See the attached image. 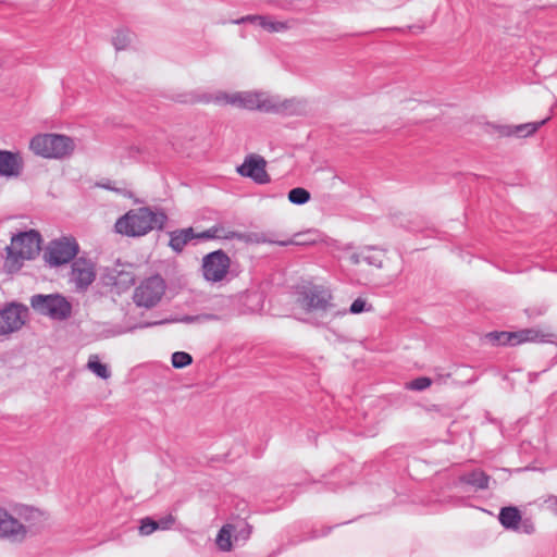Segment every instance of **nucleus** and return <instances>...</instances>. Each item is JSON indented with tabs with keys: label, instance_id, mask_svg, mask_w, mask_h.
<instances>
[{
	"label": "nucleus",
	"instance_id": "obj_11",
	"mask_svg": "<svg viewBox=\"0 0 557 557\" xmlns=\"http://www.w3.org/2000/svg\"><path fill=\"white\" fill-rule=\"evenodd\" d=\"M267 161L263 157L250 153L246 156L244 162L236 168V172L243 176L248 177L256 184H268L271 182V177L268 174Z\"/></svg>",
	"mask_w": 557,
	"mask_h": 557
},
{
	"label": "nucleus",
	"instance_id": "obj_33",
	"mask_svg": "<svg viewBox=\"0 0 557 557\" xmlns=\"http://www.w3.org/2000/svg\"><path fill=\"white\" fill-rule=\"evenodd\" d=\"M172 366L175 369H183L193 363V357L185 351H175L172 354Z\"/></svg>",
	"mask_w": 557,
	"mask_h": 557
},
{
	"label": "nucleus",
	"instance_id": "obj_2",
	"mask_svg": "<svg viewBox=\"0 0 557 557\" xmlns=\"http://www.w3.org/2000/svg\"><path fill=\"white\" fill-rule=\"evenodd\" d=\"M41 236L36 230L20 232L12 236L11 245L7 247L4 269L15 273L23 267L24 260H33L40 252Z\"/></svg>",
	"mask_w": 557,
	"mask_h": 557
},
{
	"label": "nucleus",
	"instance_id": "obj_8",
	"mask_svg": "<svg viewBox=\"0 0 557 557\" xmlns=\"http://www.w3.org/2000/svg\"><path fill=\"white\" fill-rule=\"evenodd\" d=\"M331 300V292L321 285H312L306 287L299 293L298 296L299 305L307 311L326 312L327 310L334 308Z\"/></svg>",
	"mask_w": 557,
	"mask_h": 557
},
{
	"label": "nucleus",
	"instance_id": "obj_30",
	"mask_svg": "<svg viewBox=\"0 0 557 557\" xmlns=\"http://www.w3.org/2000/svg\"><path fill=\"white\" fill-rule=\"evenodd\" d=\"M87 368L100 379L107 380L111 376L108 366L100 362L97 356L89 357Z\"/></svg>",
	"mask_w": 557,
	"mask_h": 557
},
{
	"label": "nucleus",
	"instance_id": "obj_41",
	"mask_svg": "<svg viewBox=\"0 0 557 557\" xmlns=\"http://www.w3.org/2000/svg\"><path fill=\"white\" fill-rule=\"evenodd\" d=\"M246 20H250V21L255 20V21H258V22H259V25H260L261 27H263L264 29H268L267 24H269V23H270V21H269L267 17H264V16H260V15H256V16H247V17L242 18V20H240V22H244V21H246ZM237 23H239V21H237Z\"/></svg>",
	"mask_w": 557,
	"mask_h": 557
},
{
	"label": "nucleus",
	"instance_id": "obj_31",
	"mask_svg": "<svg viewBox=\"0 0 557 557\" xmlns=\"http://www.w3.org/2000/svg\"><path fill=\"white\" fill-rule=\"evenodd\" d=\"M548 120H549V117H546L539 122L516 125L515 126V136L519 137V138L530 136V135L534 134L541 126L546 124V122Z\"/></svg>",
	"mask_w": 557,
	"mask_h": 557
},
{
	"label": "nucleus",
	"instance_id": "obj_46",
	"mask_svg": "<svg viewBox=\"0 0 557 557\" xmlns=\"http://www.w3.org/2000/svg\"><path fill=\"white\" fill-rule=\"evenodd\" d=\"M129 153H131V156H135V154L140 153V150L138 147H132Z\"/></svg>",
	"mask_w": 557,
	"mask_h": 557
},
{
	"label": "nucleus",
	"instance_id": "obj_6",
	"mask_svg": "<svg viewBox=\"0 0 557 557\" xmlns=\"http://www.w3.org/2000/svg\"><path fill=\"white\" fill-rule=\"evenodd\" d=\"M215 304L223 312H232V317L260 309L262 295L256 290H246L239 295L220 297Z\"/></svg>",
	"mask_w": 557,
	"mask_h": 557
},
{
	"label": "nucleus",
	"instance_id": "obj_39",
	"mask_svg": "<svg viewBox=\"0 0 557 557\" xmlns=\"http://www.w3.org/2000/svg\"><path fill=\"white\" fill-rule=\"evenodd\" d=\"M494 129L500 137H510L515 136V126L510 125H495Z\"/></svg>",
	"mask_w": 557,
	"mask_h": 557
},
{
	"label": "nucleus",
	"instance_id": "obj_10",
	"mask_svg": "<svg viewBox=\"0 0 557 557\" xmlns=\"http://www.w3.org/2000/svg\"><path fill=\"white\" fill-rule=\"evenodd\" d=\"M28 313L27 307L11 302L0 309V336L18 331L24 324Z\"/></svg>",
	"mask_w": 557,
	"mask_h": 557
},
{
	"label": "nucleus",
	"instance_id": "obj_44",
	"mask_svg": "<svg viewBox=\"0 0 557 557\" xmlns=\"http://www.w3.org/2000/svg\"><path fill=\"white\" fill-rule=\"evenodd\" d=\"M331 529H332L331 527L326 528L325 531H323L322 533H318L315 530H313L310 539H317L319 536H324L331 531Z\"/></svg>",
	"mask_w": 557,
	"mask_h": 557
},
{
	"label": "nucleus",
	"instance_id": "obj_36",
	"mask_svg": "<svg viewBox=\"0 0 557 557\" xmlns=\"http://www.w3.org/2000/svg\"><path fill=\"white\" fill-rule=\"evenodd\" d=\"M372 250H373V247L363 248L362 260L370 265H373L376 268H382L383 260H382L381 256L371 253Z\"/></svg>",
	"mask_w": 557,
	"mask_h": 557
},
{
	"label": "nucleus",
	"instance_id": "obj_34",
	"mask_svg": "<svg viewBox=\"0 0 557 557\" xmlns=\"http://www.w3.org/2000/svg\"><path fill=\"white\" fill-rule=\"evenodd\" d=\"M113 46L116 50H122L131 42V33L128 30H117L112 38Z\"/></svg>",
	"mask_w": 557,
	"mask_h": 557
},
{
	"label": "nucleus",
	"instance_id": "obj_42",
	"mask_svg": "<svg viewBox=\"0 0 557 557\" xmlns=\"http://www.w3.org/2000/svg\"><path fill=\"white\" fill-rule=\"evenodd\" d=\"M269 32H281L283 29H286V24L283 22H273L270 21L269 24H267Z\"/></svg>",
	"mask_w": 557,
	"mask_h": 557
},
{
	"label": "nucleus",
	"instance_id": "obj_27",
	"mask_svg": "<svg viewBox=\"0 0 557 557\" xmlns=\"http://www.w3.org/2000/svg\"><path fill=\"white\" fill-rule=\"evenodd\" d=\"M231 524L234 528V529H232L233 535H234V542L244 544L250 537L252 527L244 520H239V521H237L235 523H231Z\"/></svg>",
	"mask_w": 557,
	"mask_h": 557
},
{
	"label": "nucleus",
	"instance_id": "obj_45",
	"mask_svg": "<svg viewBox=\"0 0 557 557\" xmlns=\"http://www.w3.org/2000/svg\"><path fill=\"white\" fill-rule=\"evenodd\" d=\"M161 322H146V323H141V324H138L136 327H150V326H153V325H158L160 324Z\"/></svg>",
	"mask_w": 557,
	"mask_h": 557
},
{
	"label": "nucleus",
	"instance_id": "obj_1",
	"mask_svg": "<svg viewBox=\"0 0 557 557\" xmlns=\"http://www.w3.org/2000/svg\"><path fill=\"white\" fill-rule=\"evenodd\" d=\"M168 221V215L161 211H153L149 207L132 209L115 222V231L121 235L128 237H139L148 234L150 231L163 228Z\"/></svg>",
	"mask_w": 557,
	"mask_h": 557
},
{
	"label": "nucleus",
	"instance_id": "obj_25",
	"mask_svg": "<svg viewBox=\"0 0 557 557\" xmlns=\"http://www.w3.org/2000/svg\"><path fill=\"white\" fill-rule=\"evenodd\" d=\"M490 342L499 346L517 345V332H491L486 335Z\"/></svg>",
	"mask_w": 557,
	"mask_h": 557
},
{
	"label": "nucleus",
	"instance_id": "obj_15",
	"mask_svg": "<svg viewBox=\"0 0 557 557\" xmlns=\"http://www.w3.org/2000/svg\"><path fill=\"white\" fill-rule=\"evenodd\" d=\"M491 480L492 478L483 470L474 469L472 471L462 473L458 478L456 485L465 484L470 485L474 491H483L490 487Z\"/></svg>",
	"mask_w": 557,
	"mask_h": 557
},
{
	"label": "nucleus",
	"instance_id": "obj_16",
	"mask_svg": "<svg viewBox=\"0 0 557 557\" xmlns=\"http://www.w3.org/2000/svg\"><path fill=\"white\" fill-rule=\"evenodd\" d=\"M247 235L240 232L226 231L222 225H213L208 230L196 233L195 239L208 240V239H238L246 240Z\"/></svg>",
	"mask_w": 557,
	"mask_h": 557
},
{
	"label": "nucleus",
	"instance_id": "obj_19",
	"mask_svg": "<svg viewBox=\"0 0 557 557\" xmlns=\"http://www.w3.org/2000/svg\"><path fill=\"white\" fill-rule=\"evenodd\" d=\"M226 101L232 104H237L248 110H258L260 101V92H236L234 95H224Z\"/></svg>",
	"mask_w": 557,
	"mask_h": 557
},
{
	"label": "nucleus",
	"instance_id": "obj_7",
	"mask_svg": "<svg viewBox=\"0 0 557 557\" xmlns=\"http://www.w3.org/2000/svg\"><path fill=\"white\" fill-rule=\"evenodd\" d=\"M165 293V282L161 275L156 274L144 280L136 288L133 300L138 307L147 309L157 306Z\"/></svg>",
	"mask_w": 557,
	"mask_h": 557
},
{
	"label": "nucleus",
	"instance_id": "obj_43",
	"mask_svg": "<svg viewBox=\"0 0 557 557\" xmlns=\"http://www.w3.org/2000/svg\"><path fill=\"white\" fill-rule=\"evenodd\" d=\"M362 256H363V249L359 252H354L349 256V260L352 264L357 265V264H360L363 260H362Z\"/></svg>",
	"mask_w": 557,
	"mask_h": 557
},
{
	"label": "nucleus",
	"instance_id": "obj_29",
	"mask_svg": "<svg viewBox=\"0 0 557 557\" xmlns=\"http://www.w3.org/2000/svg\"><path fill=\"white\" fill-rule=\"evenodd\" d=\"M278 96H269L264 92H260V101L258 110L265 113L276 114L278 107Z\"/></svg>",
	"mask_w": 557,
	"mask_h": 557
},
{
	"label": "nucleus",
	"instance_id": "obj_12",
	"mask_svg": "<svg viewBox=\"0 0 557 557\" xmlns=\"http://www.w3.org/2000/svg\"><path fill=\"white\" fill-rule=\"evenodd\" d=\"M96 280L95 263L86 258H77L72 262L70 282L77 292H85Z\"/></svg>",
	"mask_w": 557,
	"mask_h": 557
},
{
	"label": "nucleus",
	"instance_id": "obj_24",
	"mask_svg": "<svg viewBox=\"0 0 557 557\" xmlns=\"http://www.w3.org/2000/svg\"><path fill=\"white\" fill-rule=\"evenodd\" d=\"M550 334H543L540 331L533 329L521 330L517 332V341L516 343L521 344L524 342H550L548 337Z\"/></svg>",
	"mask_w": 557,
	"mask_h": 557
},
{
	"label": "nucleus",
	"instance_id": "obj_9",
	"mask_svg": "<svg viewBox=\"0 0 557 557\" xmlns=\"http://www.w3.org/2000/svg\"><path fill=\"white\" fill-rule=\"evenodd\" d=\"M231 259L222 249L206 255L202 259V273L208 282H221L227 274Z\"/></svg>",
	"mask_w": 557,
	"mask_h": 557
},
{
	"label": "nucleus",
	"instance_id": "obj_18",
	"mask_svg": "<svg viewBox=\"0 0 557 557\" xmlns=\"http://www.w3.org/2000/svg\"><path fill=\"white\" fill-rule=\"evenodd\" d=\"M170 240L169 246L170 248L176 252L181 253L186 245H188L193 239H195V231L193 227H186L181 230H175L172 232H169Z\"/></svg>",
	"mask_w": 557,
	"mask_h": 557
},
{
	"label": "nucleus",
	"instance_id": "obj_22",
	"mask_svg": "<svg viewBox=\"0 0 557 557\" xmlns=\"http://www.w3.org/2000/svg\"><path fill=\"white\" fill-rule=\"evenodd\" d=\"M218 313H200L195 315H184L181 321L187 324L190 323H205L209 321H220L228 319L232 314V312H223L222 309L219 307Z\"/></svg>",
	"mask_w": 557,
	"mask_h": 557
},
{
	"label": "nucleus",
	"instance_id": "obj_35",
	"mask_svg": "<svg viewBox=\"0 0 557 557\" xmlns=\"http://www.w3.org/2000/svg\"><path fill=\"white\" fill-rule=\"evenodd\" d=\"M432 384V380L428 376H419L406 384V387L411 391H424Z\"/></svg>",
	"mask_w": 557,
	"mask_h": 557
},
{
	"label": "nucleus",
	"instance_id": "obj_3",
	"mask_svg": "<svg viewBox=\"0 0 557 557\" xmlns=\"http://www.w3.org/2000/svg\"><path fill=\"white\" fill-rule=\"evenodd\" d=\"M74 148V140L60 134H40L30 140V149L34 153L48 159L65 158L73 152Z\"/></svg>",
	"mask_w": 557,
	"mask_h": 557
},
{
	"label": "nucleus",
	"instance_id": "obj_40",
	"mask_svg": "<svg viewBox=\"0 0 557 557\" xmlns=\"http://www.w3.org/2000/svg\"><path fill=\"white\" fill-rule=\"evenodd\" d=\"M174 100L177 102H181V103H194V102L200 101V99L196 98L191 94L178 95L174 98Z\"/></svg>",
	"mask_w": 557,
	"mask_h": 557
},
{
	"label": "nucleus",
	"instance_id": "obj_5",
	"mask_svg": "<svg viewBox=\"0 0 557 557\" xmlns=\"http://www.w3.org/2000/svg\"><path fill=\"white\" fill-rule=\"evenodd\" d=\"M79 245L74 237H61L49 243L44 259L50 267H60L75 260Z\"/></svg>",
	"mask_w": 557,
	"mask_h": 557
},
{
	"label": "nucleus",
	"instance_id": "obj_37",
	"mask_svg": "<svg viewBox=\"0 0 557 557\" xmlns=\"http://www.w3.org/2000/svg\"><path fill=\"white\" fill-rule=\"evenodd\" d=\"M372 309V306L369 305L366 299L363 298H357L352 301L349 308V312L352 314H359L364 311H370Z\"/></svg>",
	"mask_w": 557,
	"mask_h": 557
},
{
	"label": "nucleus",
	"instance_id": "obj_21",
	"mask_svg": "<svg viewBox=\"0 0 557 557\" xmlns=\"http://www.w3.org/2000/svg\"><path fill=\"white\" fill-rule=\"evenodd\" d=\"M306 111V102L297 98L278 99L276 114L281 115H300Z\"/></svg>",
	"mask_w": 557,
	"mask_h": 557
},
{
	"label": "nucleus",
	"instance_id": "obj_32",
	"mask_svg": "<svg viewBox=\"0 0 557 557\" xmlns=\"http://www.w3.org/2000/svg\"><path fill=\"white\" fill-rule=\"evenodd\" d=\"M287 197L293 205L301 206L310 200L311 195L306 188L295 187L289 190Z\"/></svg>",
	"mask_w": 557,
	"mask_h": 557
},
{
	"label": "nucleus",
	"instance_id": "obj_47",
	"mask_svg": "<svg viewBox=\"0 0 557 557\" xmlns=\"http://www.w3.org/2000/svg\"><path fill=\"white\" fill-rule=\"evenodd\" d=\"M104 188L113 190L114 188L111 185H103Z\"/></svg>",
	"mask_w": 557,
	"mask_h": 557
},
{
	"label": "nucleus",
	"instance_id": "obj_13",
	"mask_svg": "<svg viewBox=\"0 0 557 557\" xmlns=\"http://www.w3.org/2000/svg\"><path fill=\"white\" fill-rule=\"evenodd\" d=\"M27 534V528L0 507V539L11 542H22Z\"/></svg>",
	"mask_w": 557,
	"mask_h": 557
},
{
	"label": "nucleus",
	"instance_id": "obj_4",
	"mask_svg": "<svg viewBox=\"0 0 557 557\" xmlns=\"http://www.w3.org/2000/svg\"><path fill=\"white\" fill-rule=\"evenodd\" d=\"M32 308L52 320L64 321L72 314L71 302L61 294H37L30 298Z\"/></svg>",
	"mask_w": 557,
	"mask_h": 557
},
{
	"label": "nucleus",
	"instance_id": "obj_26",
	"mask_svg": "<svg viewBox=\"0 0 557 557\" xmlns=\"http://www.w3.org/2000/svg\"><path fill=\"white\" fill-rule=\"evenodd\" d=\"M232 529H234L233 525L226 523L220 529L216 535V545L223 552H228L232 548V539H234Z\"/></svg>",
	"mask_w": 557,
	"mask_h": 557
},
{
	"label": "nucleus",
	"instance_id": "obj_17",
	"mask_svg": "<svg viewBox=\"0 0 557 557\" xmlns=\"http://www.w3.org/2000/svg\"><path fill=\"white\" fill-rule=\"evenodd\" d=\"M175 523V517L173 515H166L156 520L151 517H146L140 520L139 533L141 535H150L157 530H169Z\"/></svg>",
	"mask_w": 557,
	"mask_h": 557
},
{
	"label": "nucleus",
	"instance_id": "obj_28",
	"mask_svg": "<svg viewBox=\"0 0 557 557\" xmlns=\"http://www.w3.org/2000/svg\"><path fill=\"white\" fill-rule=\"evenodd\" d=\"M20 516L29 523V527H36L44 521V513L29 506H23L20 510Z\"/></svg>",
	"mask_w": 557,
	"mask_h": 557
},
{
	"label": "nucleus",
	"instance_id": "obj_20",
	"mask_svg": "<svg viewBox=\"0 0 557 557\" xmlns=\"http://www.w3.org/2000/svg\"><path fill=\"white\" fill-rule=\"evenodd\" d=\"M498 520L506 530H518L521 512L515 506L503 507L499 511Z\"/></svg>",
	"mask_w": 557,
	"mask_h": 557
},
{
	"label": "nucleus",
	"instance_id": "obj_38",
	"mask_svg": "<svg viewBox=\"0 0 557 557\" xmlns=\"http://www.w3.org/2000/svg\"><path fill=\"white\" fill-rule=\"evenodd\" d=\"M519 532H522L524 534H533L535 532V525L531 518H521V521L519 522Z\"/></svg>",
	"mask_w": 557,
	"mask_h": 557
},
{
	"label": "nucleus",
	"instance_id": "obj_14",
	"mask_svg": "<svg viewBox=\"0 0 557 557\" xmlns=\"http://www.w3.org/2000/svg\"><path fill=\"white\" fill-rule=\"evenodd\" d=\"M24 168L23 159L18 152L0 149V176L17 177Z\"/></svg>",
	"mask_w": 557,
	"mask_h": 557
},
{
	"label": "nucleus",
	"instance_id": "obj_23",
	"mask_svg": "<svg viewBox=\"0 0 557 557\" xmlns=\"http://www.w3.org/2000/svg\"><path fill=\"white\" fill-rule=\"evenodd\" d=\"M109 280L116 287L127 288L135 283V275L132 271H117L114 269Z\"/></svg>",
	"mask_w": 557,
	"mask_h": 557
}]
</instances>
